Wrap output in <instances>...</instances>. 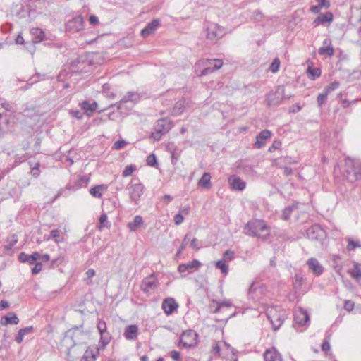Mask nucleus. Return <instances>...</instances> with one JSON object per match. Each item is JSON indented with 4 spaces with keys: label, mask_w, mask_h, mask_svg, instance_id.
Returning a JSON list of instances; mask_svg holds the SVG:
<instances>
[{
    "label": "nucleus",
    "mask_w": 361,
    "mask_h": 361,
    "mask_svg": "<svg viewBox=\"0 0 361 361\" xmlns=\"http://www.w3.org/2000/svg\"><path fill=\"white\" fill-rule=\"evenodd\" d=\"M245 233L249 236H257L263 240H267L270 234V228L266 222L260 219L250 221L245 227Z\"/></svg>",
    "instance_id": "nucleus-1"
},
{
    "label": "nucleus",
    "mask_w": 361,
    "mask_h": 361,
    "mask_svg": "<svg viewBox=\"0 0 361 361\" xmlns=\"http://www.w3.org/2000/svg\"><path fill=\"white\" fill-rule=\"evenodd\" d=\"M265 313L274 331H277L286 319V311L278 305H268Z\"/></svg>",
    "instance_id": "nucleus-2"
},
{
    "label": "nucleus",
    "mask_w": 361,
    "mask_h": 361,
    "mask_svg": "<svg viewBox=\"0 0 361 361\" xmlns=\"http://www.w3.org/2000/svg\"><path fill=\"white\" fill-rule=\"evenodd\" d=\"M223 66L221 59H203L198 61L195 65V71L197 75L202 77L212 73Z\"/></svg>",
    "instance_id": "nucleus-3"
},
{
    "label": "nucleus",
    "mask_w": 361,
    "mask_h": 361,
    "mask_svg": "<svg viewBox=\"0 0 361 361\" xmlns=\"http://www.w3.org/2000/svg\"><path fill=\"white\" fill-rule=\"evenodd\" d=\"M173 126L172 121L168 118H160L157 120L154 126V130L150 137L154 141H159L162 136L166 134Z\"/></svg>",
    "instance_id": "nucleus-4"
},
{
    "label": "nucleus",
    "mask_w": 361,
    "mask_h": 361,
    "mask_svg": "<svg viewBox=\"0 0 361 361\" xmlns=\"http://www.w3.org/2000/svg\"><path fill=\"white\" fill-rule=\"evenodd\" d=\"M206 38L211 43H216L226 34L223 27L216 23L207 22L204 27Z\"/></svg>",
    "instance_id": "nucleus-5"
},
{
    "label": "nucleus",
    "mask_w": 361,
    "mask_h": 361,
    "mask_svg": "<svg viewBox=\"0 0 361 361\" xmlns=\"http://www.w3.org/2000/svg\"><path fill=\"white\" fill-rule=\"evenodd\" d=\"M145 187L137 178L131 179L130 183L127 186L129 197L130 200L135 204H137L140 200L141 197L144 193Z\"/></svg>",
    "instance_id": "nucleus-6"
},
{
    "label": "nucleus",
    "mask_w": 361,
    "mask_h": 361,
    "mask_svg": "<svg viewBox=\"0 0 361 361\" xmlns=\"http://www.w3.org/2000/svg\"><path fill=\"white\" fill-rule=\"evenodd\" d=\"M356 164L355 161L350 158L345 160L344 176L350 182H354L361 176V166H356Z\"/></svg>",
    "instance_id": "nucleus-7"
},
{
    "label": "nucleus",
    "mask_w": 361,
    "mask_h": 361,
    "mask_svg": "<svg viewBox=\"0 0 361 361\" xmlns=\"http://www.w3.org/2000/svg\"><path fill=\"white\" fill-rule=\"evenodd\" d=\"M197 334L193 330H187L180 336L179 346L185 348H190L197 344Z\"/></svg>",
    "instance_id": "nucleus-8"
},
{
    "label": "nucleus",
    "mask_w": 361,
    "mask_h": 361,
    "mask_svg": "<svg viewBox=\"0 0 361 361\" xmlns=\"http://www.w3.org/2000/svg\"><path fill=\"white\" fill-rule=\"evenodd\" d=\"M159 286L158 280L157 278V276L154 273L150 274L149 276L145 277L140 285L141 290L148 293L151 292L152 290H155Z\"/></svg>",
    "instance_id": "nucleus-9"
},
{
    "label": "nucleus",
    "mask_w": 361,
    "mask_h": 361,
    "mask_svg": "<svg viewBox=\"0 0 361 361\" xmlns=\"http://www.w3.org/2000/svg\"><path fill=\"white\" fill-rule=\"evenodd\" d=\"M84 20L81 16H78L69 20L66 24L68 32L75 33L83 28Z\"/></svg>",
    "instance_id": "nucleus-10"
},
{
    "label": "nucleus",
    "mask_w": 361,
    "mask_h": 361,
    "mask_svg": "<svg viewBox=\"0 0 361 361\" xmlns=\"http://www.w3.org/2000/svg\"><path fill=\"white\" fill-rule=\"evenodd\" d=\"M230 188L233 191H243L245 189L247 183L240 177L231 175L228 178Z\"/></svg>",
    "instance_id": "nucleus-11"
},
{
    "label": "nucleus",
    "mask_w": 361,
    "mask_h": 361,
    "mask_svg": "<svg viewBox=\"0 0 361 361\" xmlns=\"http://www.w3.org/2000/svg\"><path fill=\"white\" fill-rule=\"evenodd\" d=\"M294 322L300 326H305L310 322L309 314L303 308L299 307L294 312Z\"/></svg>",
    "instance_id": "nucleus-12"
},
{
    "label": "nucleus",
    "mask_w": 361,
    "mask_h": 361,
    "mask_svg": "<svg viewBox=\"0 0 361 361\" xmlns=\"http://www.w3.org/2000/svg\"><path fill=\"white\" fill-rule=\"evenodd\" d=\"M178 304L173 298H166L161 304V307L166 315L171 314L178 308Z\"/></svg>",
    "instance_id": "nucleus-13"
},
{
    "label": "nucleus",
    "mask_w": 361,
    "mask_h": 361,
    "mask_svg": "<svg viewBox=\"0 0 361 361\" xmlns=\"http://www.w3.org/2000/svg\"><path fill=\"white\" fill-rule=\"evenodd\" d=\"M160 25L161 21L159 19H153L141 30L140 34L143 37H147L154 34Z\"/></svg>",
    "instance_id": "nucleus-14"
},
{
    "label": "nucleus",
    "mask_w": 361,
    "mask_h": 361,
    "mask_svg": "<svg viewBox=\"0 0 361 361\" xmlns=\"http://www.w3.org/2000/svg\"><path fill=\"white\" fill-rule=\"evenodd\" d=\"M138 326L136 324L126 326L124 328L123 336L127 341H134L138 336Z\"/></svg>",
    "instance_id": "nucleus-15"
},
{
    "label": "nucleus",
    "mask_w": 361,
    "mask_h": 361,
    "mask_svg": "<svg viewBox=\"0 0 361 361\" xmlns=\"http://www.w3.org/2000/svg\"><path fill=\"white\" fill-rule=\"evenodd\" d=\"M272 133L269 130H262L257 136L256 141L254 144V147L256 149L262 148L266 142L265 140L271 138Z\"/></svg>",
    "instance_id": "nucleus-16"
},
{
    "label": "nucleus",
    "mask_w": 361,
    "mask_h": 361,
    "mask_svg": "<svg viewBox=\"0 0 361 361\" xmlns=\"http://www.w3.org/2000/svg\"><path fill=\"white\" fill-rule=\"evenodd\" d=\"M82 326H74L68 330V333L71 334L72 340L73 341V345L80 344L82 343L83 339L80 337L85 336L86 334H85L84 331L80 329V327Z\"/></svg>",
    "instance_id": "nucleus-17"
},
{
    "label": "nucleus",
    "mask_w": 361,
    "mask_h": 361,
    "mask_svg": "<svg viewBox=\"0 0 361 361\" xmlns=\"http://www.w3.org/2000/svg\"><path fill=\"white\" fill-rule=\"evenodd\" d=\"M264 359V361H283L281 353L274 347L265 350Z\"/></svg>",
    "instance_id": "nucleus-18"
},
{
    "label": "nucleus",
    "mask_w": 361,
    "mask_h": 361,
    "mask_svg": "<svg viewBox=\"0 0 361 361\" xmlns=\"http://www.w3.org/2000/svg\"><path fill=\"white\" fill-rule=\"evenodd\" d=\"M307 264L314 275L319 276L324 271L323 266L319 262V261L314 257L310 258L307 261Z\"/></svg>",
    "instance_id": "nucleus-19"
},
{
    "label": "nucleus",
    "mask_w": 361,
    "mask_h": 361,
    "mask_svg": "<svg viewBox=\"0 0 361 361\" xmlns=\"http://www.w3.org/2000/svg\"><path fill=\"white\" fill-rule=\"evenodd\" d=\"M99 355V348H87L85 351L81 361H96Z\"/></svg>",
    "instance_id": "nucleus-20"
},
{
    "label": "nucleus",
    "mask_w": 361,
    "mask_h": 361,
    "mask_svg": "<svg viewBox=\"0 0 361 361\" xmlns=\"http://www.w3.org/2000/svg\"><path fill=\"white\" fill-rule=\"evenodd\" d=\"M40 257V254L37 252H34L31 255H27L25 252H21L18 255V259L21 262H27L30 264H33Z\"/></svg>",
    "instance_id": "nucleus-21"
},
{
    "label": "nucleus",
    "mask_w": 361,
    "mask_h": 361,
    "mask_svg": "<svg viewBox=\"0 0 361 361\" xmlns=\"http://www.w3.org/2000/svg\"><path fill=\"white\" fill-rule=\"evenodd\" d=\"M200 266L201 263L199 260L193 259L192 261L188 263L180 264L178 267V270L180 273L187 271L191 272L194 269H198Z\"/></svg>",
    "instance_id": "nucleus-22"
},
{
    "label": "nucleus",
    "mask_w": 361,
    "mask_h": 361,
    "mask_svg": "<svg viewBox=\"0 0 361 361\" xmlns=\"http://www.w3.org/2000/svg\"><path fill=\"white\" fill-rule=\"evenodd\" d=\"M333 14L331 12H326L325 13H320L313 22L314 26H319V25H324L326 23H331L333 21Z\"/></svg>",
    "instance_id": "nucleus-23"
},
{
    "label": "nucleus",
    "mask_w": 361,
    "mask_h": 361,
    "mask_svg": "<svg viewBox=\"0 0 361 361\" xmlns=\"http://www.w3.org/2000/svg\"><path fill=\"white\" fill-rule=\"evenodd\" d=\"M323 231L317 225H314L307 230V235L311 240H318L322 238Z\"/></svg>",
    "instance_id": "nucleus-24"
},
{
    "label": "nucleus",
    "mask_w": 361,
    "mask_h": 361,
    "mask_svg": "<svg viewBox=\"0 0 361 361\" xmlns=\"http://www.w3.org/2000/svg\"><path fill=\"white\" fill-rule=\"evenodd\" d=\"M186 108V101L183 99L176 103L174 106L171 110L170 114L173 116L180 115L183 113Z\"/></svg>",
    "instance_id": "nucleus-25"
},
{
    "label": "nucleus",
    "mask_w": 361,
    "mask_h": 361,
    "mask_svg": "<svg viewBox=\"0 0 361 361\" xmlns=\"http://www.w3.org/2000/svg\"><path fill=\"white\" fill-rule=\"evenodd\" d=\"M139 94L135 92L130 91L125 94L118 103V108L121 109V105L128 102H132L133 103L137 102L139 100Z\"/></svg>",
    "instance_id": "nucleus-26"
},
{
    "label": "nucleus",
    "mask_w": 361,
    "mask_h": 361,
    "mask_svg": "<svg viewBox=\"0 0 361 361\" xmlns=\"http://www.w3.org/2000/svg\"><path fill=\"white\" fill-rule=\"evenodd\" d=\"M283 102L281 97L279 94H276V90L274 92H271L267 95V102L268 106H277Z\"/></svg>",
    "instance_id": "nucleus-27"
},
{
    "label": "nucleus",
    "mask_w": 361,
    "mask_h": 361,
    "mask_svg": "<svg viewBox=\"0 0 361 361\" xmlns=\"http://www.w3.org/2000/svg\"><path fill=\"white\" fill-rule=\"evenodd\" d=\"M350 276L356 281L361 280V264L358 262H353V267L348 271Z\"/></svg>",
    "instance_id": "nucleus-28"
},
{
    "label": "nucleus",
    "mask_w": 361,
    "mask_h": 361,
    "mask_svg": "<svg viewBox=\"0 0 361 361\" xmlns=\"http://www.w3.org/2000/svg\"><path fill=\"white\" fill-rule=\"evenodd\" d=\"M143 224L144 221L142 217L140 215H137L134 217L133 221L128 223L127 226L131 231H136Z\"/></svg>",
    "instance_id": "nucleus-29"
},
{
    "label": "nucleus",
    "mask_w": 361,
    "mask_h": 361,
    "mask_svg": "<svg viewBox=\"0 0 361 361\" xmlns=\"http://www.w3.org/2000/svg\"><path fill=\"white\" fill-rule=\"evenodd\" d=\"M80 105L81 108L85 111V112L88 115H90L94 111H95L97 107V104L96 102L90 103L87 100L82 102Z\"/></svg>",
    "instance_id": "nucleus-30"
},
{
    "label": "nucleus",
    "mask_w": 361,
    "mask_h": 361,
    "mask_svg": "<svg viewBox=\"0 0 361 361\" xmlns=\"http://www.w3.org/2000/svg\"><path fill=\"white\" fill-rule=\"evenodd\" d=\"M198 186L205 189H209L212 187L209 173L206 172L202 175L198 181Z\"/></svg>",
    "instance_id": "nucleus-31"
},
{
    "label": "nucleus",
    "mask_w": 361,
    "mask_h": 361,
    "mask_svg": "<svg viewBox=\"0 0 361 361\" xmlns=\"http://www.w3.org/2000/svg\"><path fill=\"white\" fill-rule=\"evenodd\" d=\"M32 331H33V326H27V327H25L23 329H20L18 331V334L16 336V341L18 343H21L23 341L24 336L26 334L32 333Z\"/></svg>",
    "instance_id": "nucleus-32"
},
{
    "label": "nucleus",
    "mask_w": 361,
    "mask_h": 361,
    "mask_svg": "<svg viewBox=\"0 0 361 361\" xmlns=\"http://www.w3.org/2000/svg\"><path fill=\"white\" fill-rule=\"evenodd\" d=\"M105 190L106 188L104 185H97L90 190V193L94 197L100 198L102 197Z\"/></svg>",
    "instance_id": "nucleus-33"
},
{
    "label": "nucleus",
    "mask_w": 361,
    "mask_h": 361,
    "mask_svg": "<svg viewBox=\"0 0 361 361\" xmlns=\"http://www.w3.org/2000/svg\"><path fill=\"white\" fill-rule=\"evenodd\" d=\"M298 209L297 204H293L292 205H289L283 209L282 211L281 219L283 220H288L291 216V214L293 211Z\"/></svg>",
    "instance_id": "nucleus-34"
},
{
    "label": "nucleus",
    "mask_w": 361,
    "mask_h": 361,
    "mask_svg": "<svg viewBox=\"0 0 361 361\" xmlns=\"http://www.w3.org/2000/svg\"><path fill=\"white\" fill-rule=\"evenodd\" d=\"M276 94H279L282 100H288L293 96V92L288 90L284 86H279L276 88Z\"/></svg>",
    "instance_id": "nucleus-35"
},
{
    "label": "nucleus",
    "mask_w": 361,
    "mask_h": 361,
    "mask_svg": "<svg viewBox=\"0 0 361 361\" xmlns=\"http://www.w3.org/2000/svg\"><path fill=\"white\" fill-rule=\"evenodd\" d=\"M100 335V338L99 341V345H101L102 349H104L106 346L110 343L112 336L111 334L107 331L106 333H102Z\"/></svg>",
    "instance_id": "nucleus-36"
},
{
    "label": "nucleus",
    "mask_w": 361,
    "mask_h": 361,
    "mask_svg": "<svg viewBox=\"0 0 361 361\" xmlns=\"http://www.w3.org/2000/svg\"><path fill=\"white\" fill-rule=\"evenodd\" d=\"M307 73L308 78L310 80H314L316 78H319L321 75L322 71L321 69L319 68H312L309 66L307 71Z\"/></svg>",
    "instance_id": "nucleus-37"
},
{
    "label": "nucleus",
    "mask_w": 361,
    "mask_h": 361,
    "mask_svg": "<svg viewBox=\"0 0 361 361\" xmlns=\"http://www.w3.org/2000/svg\"><path fill=\"white\" fill-rule=\"evenodd\" d=\"M32 34L34 36V42H39L44 40L45 34L44 31L40 28H35L32 30Z\"/></svg>",
    "instance_id": "nucleus-38"
},
{
    "label": "nucleus",
    "mask_w": 361,
    "mask_h": 361,
    "mask_svg": "<svg viewBox=\"0 0 361 361\" xmlns=\"http://www.w3.org/2000/svg\"><path fill=\"white\" fill-rule=\"evenodd\" d=\"M2 319H5L4 324H6V325L8 324H18V322H19L18 317L13 312H9L8 315L4 316Z\"/></svg>",
    "instance_id": "nucleus-39"
},
{
    "label": "nucleus",
    "mask_w": 361,
    "mask_h": 361,
    "mask_svg": "<svg viewBox=\"0 0 361 361\" xmlns=\"http://www.w3.org/2000/svg\"><path fill=\"white\" fill-rule=\"evenodd\" d=\"M318 53L321 56L331 57L334 54V49L332 46L321 47L318 49Z\"/></svg>",
    "instance_id": "nucleus-40"
},
{
    "label": "nucleus",
    "mask_w": 361,
    "mask_h": 361,
    "mask_svg": "<svg viewBox=\"0 0 361 361\" xmlns=\"http://www.w3.org/2000/svg\"><path fill=\"white\" fill-rule=\"evenodd\" d=\"M346 241L348 242L346 247L348 251H353L356 248H361V242L359 240L355 241L350 238H348Z\"/></svg>",
    "instance_id": "nucleus-41"
},
{
    "label": "nucleus",
    "mask_w": 361,
    "mask_h": 361,
    "mask_svg": "<svg viewBox=\"0 0 361 361\" xmlns=\"http://www.w3.org/2000/svg\"><path fill=\"white\" fill-rule=\"evenodd\" d=\"M215 267L216 269H220L224 275H227L229 271L228 265L224 260H219L215 262Z\"/></svg>",
    "instance_id": "nucleus-42"
},
{
    "label": "nucleus",
    "mask_w": 361,
    "mask_h": 361,
    "mask_svg": "<svg viewBox=\"0 0 361 361\" xmlns=\"http://www.w3.org/2000/svg\"><path fill=\"white\" fill-rule=\"evenodd\" d=\"M108 217L106 213H103L99 216V225L97 226V228L99 230H102L104 227H110L111 224L107 220Z\"/></svg>",
    "instance_id": "nucleus-43"
},
{
    "label": "nucleus",
    "mask_w": 361,
    "mask_h": 361,
    "mask_svg": "<svg viewBox=\"0 0 361 361\" xmlns=\"http://www.w3.org/2000/svg\"><path fill=\"white\" fill-rule=\"evenodd\" d=\"M217 304V307L214 310V313L219 312L222 307H231L232 306V303L230 300H224V301H214Z\"/></svg>",
    "instance_id": "nucleus-44"
},
{
    "label": "nucleus",
    "mask_w": 361,
    "mask_h": 361,
    "mask_svg": "<svg viewBox=\"0 0 361 361\" xmlns=\"http://www.w3.org/2000/svg\"><path fill=\"white\" fill-rule=\"evenodd\" d=\"M190 239V233H188L185 235L183 243H182L181 245L180 246L178 250L177 251V253H176L177 256H179L180 255H181L183 251L185 250L186 245H188Z\"/></svg>",
    "instance_id": "nucleus-45"
},
{
    "label": "nucleus",
    "mask_w": 361,
    "mask_h": 361,
    "mask_svg": "<svg viewBox=\"0 0 361 361\" xmlns=\"http://www.w3.org/2000/svg\"><path fill=\"white\" fill-rule=\"evenodd\" d=\"M339 82L334 81L330 83L328 86L325 87L323 92H326V94L329 95V94L336 90L339 87Z\"/></svg>",
    "instance_id": "nucleus-46"
},
{
    "label": "nucleus",
    "mask_w": 361,
    "mask_h": 361,
    "mask_svg": "<svg viewBox=\"0 0 361 361\" xmlns=\"http://www.w3.org/2000/svg\"><path fill=\"white\" fill-rule=\"evenodd\" d=\"M328 94L326 92H322L320 93L317 98V104L319 107H322V106L326 103L327 100Z\"/></svg>",
    "instance_id": "nucleus-47"
},
{
    "label": "nucleus",
    "mask_w": 361,
    "mask_h": 361,
    "mask_svg": "<svg viewBox=\"0 0 361 361\" xmlns=\"http://www.w3.org/2000/svg\"><path fill=\"white\" fill-rule=\"evenodd\" d=\"M26 159H27V157H26L25 154H21V155L16 154L14 157V161H13V165L12 166V168L23 163L24 161H25Z\"/></svg>",
    "instance_id": "nucleus-48"
},
{
    "label": "nucleus",
    "mask_w": 361,
    "mask_h": 361,
    "mask_svg": "<svg viewBox=\"0 0 361 361\" xmlns=\"http://www.w3.org/2000/svg\"><path fill=\"white\" fill-rule=\"evenodd\" d=\"M136 170V167L133 165H128L126 166L123 171V177H128L132 175V173Z\"/></svg>",
    "instance_id": "nucleus-49"
},
{
    "label": "nucleus",
    "mask_w": 361,
    "mask_h": 361,
    "mask_svg": "<svg viewBox=\"0 0 361 361\" xmlns=\"http://www.w3.org/2000/svg\"><path fill=\"white\" fill-rule=\"evenodd\" d=\"M260 286L259 284H257L255 283H252L248 290V295L252 299H255L254 296V293L257 290L258 288H259Z\"/></svg>",
    "instance_id": "nucleus-50"
},
{
    "label": "nucleus",
    "mask_w": 361,
    "mask_h": 361,
    "mask_svg": "<svg viewBox=\"0 0 361 361\" xmlns=\"http://www.w3.org/2000/svg\"><path fill=\"white\" fill-rule=\"evenodd\" d=\"M280 66V61L278 58L275 59L269 66V71L275 73L278 72Z\"/></svg>",
    "instance_id": "nucleus-51"
},
{
    "label": "nucleus",
    "mask_w": 361,
    "mask_h": 361,
    "mask_svg": "<svg viewBox=\"0 0 361 361\" xmlns=\"http://www.w3.org/2000/svg\"><path fill=\"white\" fill-rule=\"evenodd\" d=\"M146 162H147V164L150 166H157L158 165L157 157L154 154H149L147 157Z\"/></svg>",
    "instance_id": "nucleus-52"
},
{
    "label": "nucleus",
    "mask_w": 361,
    "mask_h": 361,
    "mask_svg": "<svg viewBox=\"0 0 361 361\" xmlns=\"http://www.w3.org/2000/svg\"><path fill=\"white\" fill-rule=\"evenodd\" d=\"M234 255L235 253L233 251L228 250L224 252L222 260H224L225 262L231 261L234 258Z\"/></svg>",
    "instance_id": "nucleus-53"
},
{
    "label": "nucleus",
    "mask_w": 361,
    "mask_h": 361,
    "mask_svg": "<svg viewBox=\"0 0 361 361\" xmlns=\"http://www.w3.org/2000/svg\"><path fill=\"white\" fill-rule=\"evenodd\" d=\"M355 307V302L352 300H348L344 302L343 307L348 312H351Z\"/></svg>",
    "instance_id": "nucleus-54"
},
{
    "label": "nucleus",
    "mask_w": 361,
    "mask_h": 361,
    "mask_svg": "<svg viewBox=\"0 0 361 361\" xmlns=\"http://www.w3.org/2000/svg\"><path fill=\"white\" fill-rule=\"evenodd\" d=\"M126 145V142L123 140H118L114 143L113 149H121Z\"/></svg>",
    "instance_id": "nucleus-55"
},
{
    "label": "nucleus",
    "mask_w": 361,
    "mask_h": 361,
    "mask_svg": "<svg viewBox=\"0 0 361 361\" xmlns=\"http://www.w3.org/2000/svg\"><path fill=\"white\" fill-rule=\"evenodd\" d=\"M42 264L41 262H35V266L32 269V271H31L32 274L33 275H36L42 271Z\"/></svg>",
    "instance_id": "nucleus-56"
},
{
    "label": "nucleus",
    "mask_w": 361,
    "mask_h": 361,
    "mask_svg": "<svg viewBox=\"0 0 361 361\" xmlns=\"http://www.w3.org/2000/svg\"><path fill=\"white\" fill-rule=\"evenodd\" d=\"M237 168L240 170H242L243 172H246L252 169L250 166H245L243 161L238 162Z\"/></svg>",
    "instance_id": "nucleus-57"
},
{
    "label": "nucleus",
    "mask_w": 361,
    "mask_h": 361,
    "mask_svg": "<svg viewBox=\"0 0 361 361\" xmlns=\"http://www.w3.org/2000/svg\"><path fill=\"white\" fill-rule=\"evenodd\" d=\"M237 168L240 170H242L243 172H246L252 169L250 166H245L243 161L238 162Z\"/></svg>",
    "instance_id": "nucleus-58"
},
{
    "label": "nucleus",
    "mask_w": 361,
    "mask_h": 361,
    "mask_svg": "<svg viewBox=\"0 0 361 361\" xmlns=\"http://www.w3.org/2000/svg\"><path fill=\"white\" fill-rule=\"evenodd\" d=\"M281 142L279 140H274L271 146L269 148V152H273L274 151L280 149Z\"/></svg>",
    "instance_id": "nucleus-59"
},
{
    "label": "nucleus",
    "mask_w": 361,
    "mask_h": 361,
    "mask_svg": "<svg viewBox=\"0 0 361 361\" xmlns=\"http://www.w3.org/2000/svg\"><path fill=\"white\" fill-rule=\"evenodd\" d=\"M39 166H40V164L39 163H37L35 166H33L31 169V174L37 178L39 176V173H40V171H39Z\"/></svg>",
    "instance_id": "nucleus-60"
},
{
    "label": "nucleus",
    "mask_w": 361,
    "mask_h": 361,
    "mask_svg": "<svg viewBox=\"0 0 361 361\" xmlns=\"http://www.w3.org/2000/svg\"><path fill=\"white\" fill-rule=\"evenodd\" d=\"M86 275L87 276V279H85V281L87 283H91V279L95 275V271L93 269H89L86 271Z\"/></svg>",
    "instance_id": "nucleus-61"
},
{
    "label": "nucleus",
    "mask_w": 361,
    "mask_h": 361,
    "mask_svg": "<svg viewBox=\"0 0 361 361\" xmlns=\"http://www.w3.org/2000/svg\"><path fill=\"white\" fill-rule=\"evenodd\" d=\"M70 114L71 116H73V117L78 118V119H81L82 118V116H83V114L81 112V111L80 110H70L69 111Z\"/></svg>",
    "instance_id": "nucleus-62"
},
{
    "label": "nucleus",
    "mask_w": 361,
    "mask_h": 361,
    "mask_svg": "<svg viewBox=\"0 0 361 361\" xmlns=\"http://www.w3.org/2000/svg\"><path fill=\"white\" fill-rule=\"evenodd\" d=\"M183 220H184L183 216L180 213H178L177 214H176L174 216V219H173V221H174L175 224H176V225L181 224L183 223Z\"/></svg>",
    "instance_id": "nucleus-63"
},
{
    "label": "nucleus",
    "mask_w": 361,
    "mask_h": 361,
    "mask_svg": "<svg viewBox=\"0 0 361 361\" xmlns=\"http://www.w3.org/2000/svg\"><path fill=\"white\" fill-rule=\"evenodd\" d=\"M316 1L322 8H328L330 6V1L329 0H316Z\"/></svg>",
    "instance_id": "nucleus-64"
}]
</instances>
